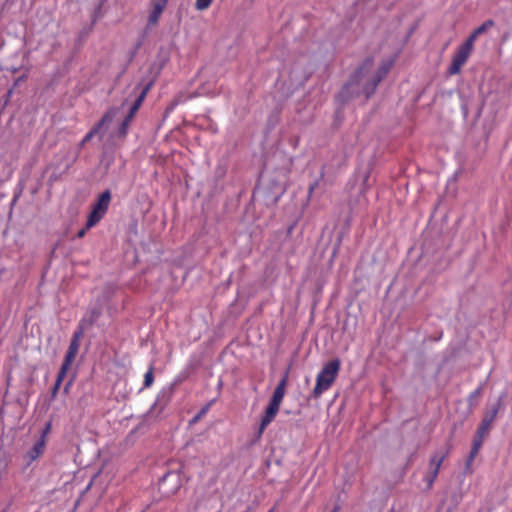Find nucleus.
<instances>
[{"label": "nucleus", "mask_w": 512, "mask_h": 512, "mask_svg": "<svg viewBox=\"0 0 512 512\" xmlns=\"http://www.w3.org/2000/svg\"><path fill=\"white\" fill-rule=\"evenodd\" d=\"M372 66L373 59L370 57L366 58L354 72L350 81L344 87L343 92L349 91L353 86H358L361 87V93H363L366 98H369L390 69L389 64H383L375 73L370 74Z\"/></svg>", "instance_id": "obj_1"}, {"label": "nucleus", "mask_w": 512, "mask_h": 512, "mask_svg": "<svg viewBox=\"0 0 512 512\" xmlns=\"http://www.w3.org/2000/svg\"><path fill=\"white\" fill-rule=\"evenodd\" d=\"M340 360L333 359L326 363L316 377V385L312 391L314 398H319L323 392L327 391L335 381L340 369Z\"/></svg>", "instance_id": "obj_2"}, {"label": "nucleus", "mask_w": 512, "mask_h": 512, "mask_svg": "<svg viewBox=\"0 0 512 512\" xmlns=\"http://www.w3.org/2000/svg\"><path fill=\"white\" fill-rule=\"evenodd\" d=\"M111 202V192L105 190L102 192L97 201L93 204L92 210L88 215L87 228L94 227L106 214Z\"/></svg>", "instance_id": "obj_3"}, {"label": "nucleus", "mask_w": 512, "mask_h": 512, "mask_svg": "<svg viewBox=\"0 0 512 512\" xmlns=\"http://www.w3.org/2000/svg\"><path fill=\"white\" fill-rule=\"evenodd\" d=\"M119 108H109L101 120L84 136L81 141V146L90 141L94 136H98L100 140L103 139L108 126L112 123L116 115L118 114Z\"/></svg>", "instance_id": "obj_4"}, {"label": "nucleus", "mask_w": 512, "mask_h": 512, "mask_svg": "<svg viewBox=\"0 0 512 512\" xmlns=\"http://www.w3.org/2000/svg\"><path fill=\"white\" fill-rule=\"evenodd\" d=\"M502 405V397H499L497 402L492 405L484 414L481 424L479 425L477 432L481 435H486L490 429L491 424L495 420Z\"/></svg>", "instance_id": "obj_5"}, {"label": "nucleus", "mask_w": 512, "mask_h": 512, "mask_svg": "<svg viewBox=\"0 0 512 512\" xmlns=\"http://www.w3.org/2000/svg\"><path fill=\"white\" fill-rule=\"evenodd\" d=\"M472 49L462 44L455 55L453 56L452 62L448 68V72L451 75H455L460 72L461 67L466 63Z\"/></svg>", "instance_id": "obj_6"}, {"label": "nucleus", "mask_w": 512, "mask_h": 512, "mask_svg": "<svg viewBox=\"0 0 512 512\" xmlns=\"http://www.w3.org/2000/svg\"><path fill=\"white\" fill-rule=\"evenodd\" d=\"M46 447L44 437H38L32 447L23 455L26 466H30L43 453Z\"/></svg>", "instance_id": "obj_7"}, {"label": "nucleus", "mask_w": 512, "mask_h": 512, "mask_svg": "<svg viewBox=\"0 0 512 512\" xmlns=\"http://www.w3.org/2000/svg\"><path fill=\"white\" fill-rule=\"evenodd\" d=\"M280 406L275 405L273 403L268 404L264 415L262 416L261 423L259 425L258 431H257V437L260 438L266 429V427L274 420L276 417Z\"/></svg>", "instance_id": "obj_8"}, {"label": "nucleus", "mask_w": 512, "mask_h": 512, "mask_svg": "<svg viewBox=\"0 0 512 512\" xmlns=\"http://www.w3.org/2000/svg\"><path fill=\"white\" fill-rule=\"evenodd\" d=\"M448 454H449V449L448 448L436 451L430 457V461H429V469H430V471L439 474L441 465H442L443 461L445 460V458L448 456Z\"/></svg>", "instance_id": "obj_9"}, {"label": "nucleus", "mask_w": 512, "mask_h": 512, "mask_svg": "<svg viewBox=\"0 0 512 512\" xmlns=\"http://www.w3.org/2000/svg\"><path fill=\"white\" fill-rule=\"evenodd\" d=\"M287 381H288V372H286L284 374L282 379L277 384V386H276V388H275V390L273 392V395H272V397L270 399V403H273V404L279 405V406L281 405L282 400H283L284 395H285Z\"/></svg>", "instance_id": "obj_10"}, {"label": "nucleus", "mask_w": 512, "mask_h": 512, "mask_svg": "<svg viewBox=\"0 0 512 512\" xmlns=\"http://www.w3.org/2000/svg\"><path fill=\"white\" fill-rule=\"evenodd\" d=\"M84 334V327H77V330L73 333L72 339L70 341L67 353L77 355L80 345V339Z\"/></svg>", "instance_id": "obj_11"}, {"label": "nucleus", "mask_w": 512, "mask_h": 512, "mask_svg": "<svg viewBox=\"0 0 512 512\" xmlns=\"http://www.w3.org/2000/svg\"><path fill=\"white\" fill-rule=\"evenodd\" d=\"M149 90V85L146 86L142 91L141 93L137 96V98L134 100V102L131 104V106L129 107V110H128V113L130 116H133L135 117L137 111L139 110V108L141 107L145 97H146V94Z\"/></svg>", "instance_id": "obj_12"}, {"label": "nucleus", "mask_w": 512, "mask_h": 512, "mask_svg": "<svg viewBox=\"0 0 512 512\" xmlns=\"http://www.w3.org/2000/svg\"><path fill=\"white\" fill-rule=\"evenodd\" d=\"M100 314H101L100 310H98L96 308L91 310L89 315H87L81 319L78 327L83 326L84 331H85L88 326L92 325L99 318Z\"/></svg>", "instance_id": "obj_13"}, {"label": "nucleus", "mask_w": 512, "mask_h": 512, "mask_svg": "<svg viewBox=\"0 0 512 512\" xmlns=\"http://www.w3.org/2000/svg\"><path fill=\"white\" fill-rule=\"evenodd\" d=\"M484 437H485V435H481L480 436V434H478V432H476V435H475V438H474V441H473V445H472V448H471L470 456H469V462L473 461L474 457L478 453L479 449L482 446L483 438Z\"/></svg>", "instance_id": "obj_14"}, {"label": "nucleus", "mask_w": 512, "mask_h": 512, "mask_svg": "<svg viewBox=\"0 0 512 512\" xmlns=\"http://www.w3.org/2000/svg\"><path fill=\"white\" fill-rule=\"evenodd\" d=\"M163 9H161L160 7H155L152 5V9L149 13V16H148V24L149 25H155L157 24L160 16L162 15L163 13Z\"/></svg>", "instance_id": "obj_15"}, {"label": "nucleus", "mask_w": 512, "mask_h": 512, "mask_svg": "<svg viewBox=\"0 0 512 512\" xmlns=\"http://www.w3.org/2000/svg\"><path fill=\"white\" fill-rule=\"evenodd\" d=\"M495 23L493 20H486L484 23H482L479 27H477L474 31L479 36L486 33L489 29L494 27Z\"/></svg>", "instance_id": "obj_16"}, {"label": "nucleus", "mask_w": 512, "mask_h": 512, "mask_svg": "<svg viewBox=\"0 0 512 512\" xmlns=\"http://www.w3.org/2000/svg\"><path fill=\"white\" fill-rule=\"evenodd\" d=\"M154 382L153 365H151L148 371L144 375L143 388H149Z\"/></svg>", "instance_id": "obj_17"}, {"label": "nucleus", "mask_w": 512, "mask_h": 512, "mask_svg": "<svg viewBox=\"0 0 512 512\" xmlns=\"http://www.w3.org/2000/svg\"><path fill=\"white\" fill-rule=\"evenodd\" d=\"M129 126L130 124H128L127 121H122L116 132L117 137L125 138L128 133Z\"/></svg>", "instance_id": "obj_18"}, {"label": "nucleus", "mask_w": 512, "mask_h": 512, "mask_svg": "<svg viewBox=\"0 0 512 512\" xmlns=\"http://www.w3.org/2000/svg\"><path fill=\"white\" fill-rule=\"evenodd\" d=\"M213 0H196L195 2V8L198 10V11H203V10H206L207 8L210 7V5L212 4Z\"/></svg>", "instance_id": "obj_19"}, {"label": "nucleus", "mask_w": 512, "mask_h": 512, "mask_svg": "<svg viewBox=\"0 0 512 512\" xmlns=\"http://www.w3.org/2000/svg\"><path fill=\"white\" fill-rule=\"evenodd\" d=\"M67 371H68V368H65V366L60 367V370L57 374V378L55 381L56 383H58V385L62 384L64 378L66 377Z\"/></svg>", "instance_id": "obj_20"}, {"label": "nucleus", "mask_w": 512, "mask_h": 512, "mask_svg": "<svg viewBox=\"0 0 512 512\" xmlns=\"http://www.w3.org/2000/svg\"><path fill=\"white\" fill-rule=\"evenodd\" d=\"M478 37L479 35L476 34L475 31H473L463 44L473 50L474 42Z\"/></svg>", "instance_id": "obj_21"}, {"label": "nucleus", "mask_w": 512, "mask_h": 512, "mask_svg": "<svg viewBox=\"0 0 512 512\" xmlns=\"http://www.w3.org/2000/svg\"><path fill=\"white\" fill-rule=\"evenodd\" d=\"M438 474L435 472L429 471V474L425 477V481L427 483V488H431L433 483L435 482Z\"/></svg>", "instance_id": "obj_22"}, {"label": "nucleus", "mask_w": 512, "mask_h": 512, "mask_svg": "<svg viewBox=\"0 0 512 512\" xmlns=\"http://www.w3.org/2000/svg\"><path fill=\"white\" fill-rule=\"evenodd\" d=\"M75 357H76L75 355L69 354V353L66 352L64 361H63L61 366H65V368L69 369L71 364H72V362H73V360L75 359Z\"/></svg>", "instance_id": "obj_23"}, {"label": "nucleus", "mask_w": 512, "mask_h": 512, "mask_svg": "<svg viewBox=\"0 0 512 512\" xmlns=\"http://www.w3.org/2000/svg\"><path fill=\"white\" fill-rule=\"evenodd\" d=\"M168 2H166L165 0H153L152 1V5L155 6V7H160L161 9H165L166 5H167Z\"/></svg>", "instance_id": "obj_24"}, {"label": "nucleus", "mask_w": 512, "mask_h": 512, "mask_svg": "<svg viewBox=\"0 0 512 512\" xmlns=\"http://www.w3.org/2000/svg\"><path fill=\"white\" fill-rule=\"evenodd\" d=\"M60 386L61 385H58V383H56V382L54 383V386H53L52 391H51V397L52 398L56 397V395H57V393H58V391L60 389Z\"/></svg>", "instance_id": "obj_25"}, {"label": "nucleus", "mask_w": 512, "mask_h": 512, "mask_svg": "<svg viewBox=\"0 0 512 512\" xmlns=\"http://www.w3.org/2000/svg\"><path fill=\"white\" fill-rule=\"evenodd\" d=\"M49 430H50V423H48L46 425V427L42 430V432H41L39 437H44V440L46 441V436L49 433Z\"/></svg>", "instance_id": "obj_26"}, {"label": "nucleus", "mask_w": 512, "mask_h": 512, "mask_svg": "<svg viewBox=\"0 0 512 512\" xmlns=\"http://www.w3.org/2000/svg\"><path fill=\"white\" fill-rule=\"evenodd\" d=\"M72 381H73V380L71 379V380H69V381L65 384V386H64V388H63V392H64V394H68V393H69L70 387H71V385H72Z\"/></svg>", "instance_id": "obj_27"}, {"label": "nucleus", "mask_w": 512, "mask_h": 512, "mask_svg": "<svg viewBox=\"0 0 512 512\" xmlns=\"http://www.w3.org/2000/svg\"><path fill=\"white\" fill-rule=\"evenodd\" d=\"M481 387H478L475 391H473L471 394H470V397L471 398H476L478 397L480 394H481Z\"/></svg>", "instance_id": "obj_28"}, {"label": "nucleus", "mask_w": 512, "mask_h": 512, "mask_svg": "<svg viewBox=\"0 0 512 512\" xmlns=\"http://www.w3.org/2000/svg\"><path fill=\"white\" fill-rule=\"evenodd\" d=\"M133 118H134L133 116H130L129 114H127L125 116V118L123 119V121H127L128 124H131Z\"/></svg>", "instance_id": "obj_29"}, {"label": "nucleus", "mask_w": 512, "mask_h": 512, "mask_svg": "<svg viewBox=\"0 0 512 512\" xmlns=\"http://www.w3.org/2000/svg\"><path fill=\"white\" fill-rule=\"evenodd\" d=\"M87 229H88L87 227H86V228H84V229H81V230L77 233V236H78L79 238H82V237L85 235V233H86V230H87Z\"/></svg>", "instance_id": "obj_30"}, {"label": "nucleus", "mask_w": 512, "mask_h": 512, "mask_svg": "<svg viewBox=\"0 0 512 512\" xmlns=\"http://www.w3.org/2000/svg\"><path fill=\"white\" fill-rule=\"evenodd\" d=\"M167 392H161L158 396H157V402H160L162 398H164L166 396Z\"/></svg>", "instance_id": "obj_31"}, {"label": "nucleus", "mask_w": 512, "mask_h": 512, "mask_svg": "<svg viewBox=\"0 0 512 512\" xmlns=\"http://www.w3.org/2000/svg\"><path fill=\"white\" fill-rule=\"evenodd\" d=\"M23 80H24V77H23V76L19 77V78L15 81L14 86H17V85H18L19 83H21Z\"/></svg>", "instance_id": "obj_32"}, {"label": "nucleus", "mask_w": 512, "mask_h": 512, "mask_svg": "<svg viewBox=\"0 0 512 512\" xmlns=\"http://www.w3.org/2000/svg\"><path fill=\"white\" fill-rule=\"evenodd\" d=\"M317 183H314V184H311L310 187H309V193H312L313 190L315 189Z\"/></svg>", "instance_id": "obj_33"}, {"label": "nucleus", "mask_w": 512, "mask_h": 512, "mask_svg": "<svg viewBox=\"0 0 512 512\" xmlns=\"http://www.w3.org/2000/svg\"><path fill=\"white\" fill-rule=\"evenodd\" d=\"M170 476H172V475H171V474L164 475V477H163V481H164V480H166V478H168V477H170Z\"/></svg>", "instance_id": "obj_34"}, {"label": "nucleus", "mask_w": 512, "mask_h": 512, "mask_svg": "<svg viewBox=\"0 0 512 512\" xmlns=\"http://www.w3.org/2000/svg\"><path fill=\"white\" fill-rule=\"evenodd\" d=\"M244 512H249L248 510L244 511Z\"/></svg>", "instance_id": "obj_35"}, {"label": "nucleus", "mask_w": 512, "mask_h": 512, "mask_svg": "<svg viewBox=\"0 0 512 512\" xmlns=\"http://www.w3.org/2000/svg\"><path fill=\"white\" fill-rule=\"evenodd\" d=\"M166 2H168V0H165Z\"/></svg>", "instance_id": "obj_36"}, {"label": "nucleus", "mask_w": 512, "mask_h": 512, "mask_svg": "<svg viewBox=\"0 0 512 512\" xmlns=\"http://www.w3.org/2000/svg\"><path fill=\"white\" fill-rule=\"evenodd\" d=\"M271 512V511H270Z\"/></svg>", "instance_id": "obj_37"}]
</instances>
